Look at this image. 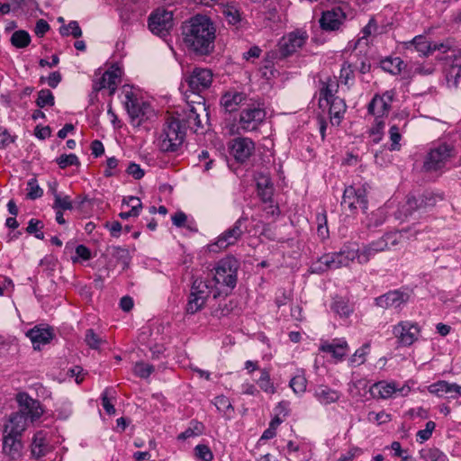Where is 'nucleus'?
Masks as SVG:
<instances>
[{
  "instance_id": "1",
  "label": "nucleus",
  "mask_w": 461,
  "mask_h": 461,
  "mask_svg": "<svg viewBox=\"0 0 461 461\" xmlns=\"http://www.w3.org/2000/svg\"><path fill=\"white\" fill-rule=\"evenodd\" d=\"M182 36L188 50L204 56L214 50L216 28L209 17L197 14L183 24Z\"/></svg>"
},
{
  "instance_id": "2",
  "label": "nucleus",
  "mask_w": 461,
  "mask_h": 461,
  "mask_svg": "<svg viewBox=\"0 0 461 461\" xmlns=\"http://www.w3.org/2000/svg\"><path fill=\"white\" fill-rule=\"evenodd\" d=\"M238 268L239 263L234 257H227L218 262L212 277L216 289L214 298L221 293V287L233 289L236 286Z\"/></svg>"
},
{
  "instance_id": "3",
  "label": "nucleus",
  "mask_w": 461,
  "mask_h": 461,
  "mask_svg": "<svg viewBox=\"0 0 461 461\" xmlns=\"http://www.w3.org/2000/svg\"><path fill=\"white\" fill-rule=\"evenodd\" d=\"M455 156V149L451 144L441 142L434 145L424 158L422 170L426 173L442 171L450 159Z\"/></svg>"
},
{
  "instance_id": "4",
  "label": "nucleus",
  "mask_w": 461,
  "mask_h": 461,
  "mask_svg": "<svg viewBox=\"0 0 461 461\" xmlns=\"http://www.w3.org/2000/svg\"><path fill=\"white\" fill-rule=\"evenodd\" d=\"M185 131L178 119L168 118L159 137V149L164 152L176 151L184 142Z\"/></svg>"
},
{
  "instance_id": "5",
  "label": "nucleus",
  "mask_w": 461,
  "mask_h": 461,
  "mask_svg": "<svg viewBox=\"0 0 461 461\" xmlns=\"http://www.w3.org/2000/svg\"><path fill=\"white\" fill-rule=\"evenodd\" d=\"M247 221V216H240L231 227L221 233L214 242L208 244V250L217 253L235 245L242 238L247 230L245 225Z\"/></svg>"
},
{
  "instance_id": "6",
  "label": "nucleus",
  "mask_w": 461,
  "mask_h": 461,
  "mask_svg": "<svg viewBox=\"0 0 461 461\" xmlns=\"http://www.w3.org/2000/svg\"><path fill=\"white\" fill-rule=\"evenodd\" d=\"M124 105L131 118V123L140 126L141 122L148 120L153 113L150 104L140 100L127 86L123 87Z\"/></svg>"
},
{
  "instance_id": "7",
  "label": "nucleus",
  "mask_w": 461,
  "mask_h": 461,
  "mask_svg": "<svg viewBox=\"0 0 461 461\" xmlns=\"http://www.w3.org/2000/svg\"><path fill=\"white\" fill-rule=\"evenodd\" d=\"M309 39L306 31L296 29L285 34L277 43V50L281 59L290 57L301 50Z\"/></svg>"
},
{
  "instance_id": "8",
  "label": "nucleus",
  "mask_w": 461,
  "mask_h": 461,
  "mask_svg": "<svg viewBox=\"0 0 461 461\" xmlns=\"http://www.w3.org/2000/svg\"><path fill=\"white\" fill-rule=\"evenodd\" d=\"M392 332L399 345L409 347L419 339L420 327L415 321H401L393 326Z\"/></svg>"
},
{
  "instance_id": "9",
  "label": "nucleus",
  "mask_w": 461,
  "mask_h": 461,
  "mask_svg": "<svg viewBox=\"0 0 461 461\" xmlns=\"http://www.w3.org/2000/svg\"><path fill=\"white\" fill-rule=\"evenodd\" d=\"M367 203L366 190L364 187L356 188L349 185L345 188L341 201V205L344 208L350 212L360 208L363 212H366Z\"/></svg>"
},
{
  "instance_id": "10",
  "label": "nucleus",
  "mask_w": 461,
  "mask_h": 461,
  "mask_svg": "<svg viewBox=\"0 0 461 461\" xmlns=\"http://www.w3.org/2000/svg\"><path fill=\"white\" fill-rule=\"evenodd\" d=\"M173 27V14L165 9H158L149 18V28L152 33L164 37Z\"/></svg>"
},
{
  "instance_id": "11",
  "label": "nucleus",
  "mask_w": 461,
  "mask_h": 461,
  "mask_svg": "<svg viewBox=\"0 0 461 461\" xmlns=\"http://www.w3.org/2000/svg\"><path fill=\"white\" fill-rule=\"evenodd\" d=\"M185 82L194 94H199L212 85V72L209 68H194L185 78Z\"/></svg>"
},
{
  "instance_id": "12",
  "label": "nucleus",
  "mask_w": 461,
  "mask_h": 461,
  "mask_svg": "<svg viewBox=\"0 0 461 461\" xmlns=\"http://www.w3.org/2000/svg\"><path fill=\"white\" fill-rule=\"evenodd\" d=\"M394 96L393 90L385 91L381 95H375L368 104V113L375 116V119L380 120L390 112Z\"/></svg>"
},
{
  "instance_id": "13",
  "label": "nucleus",
  "mask_w": 461,
  "mask_h": 461,
  "mask_svg": "<svg viewBox=\"0 0 461 461\" xmlns=\"http://www.w3.org/2000/svg\"><path fill=\"white\" fill-rule=\"evenodd\" d=\"M20 406L19 412L23 413L26 419L37 420L43 414V408L38 400L32 399L27 393H19L16 396Z\"/></svg>"
},
{
  "instance_id": "14",
  "label": "nucleus",
  "mask_w": 461,
  "mask_h": 461,
  "mask_svg": "<svg viewBox=\"0 0 461 461\" xmlns=\"http://www.w3.org/2000/svg\"><path fill=\"white\" fill-rule=\"evenodd\" d=\"M202 115H204L206 120H208V113L204 103L197 102L196 105H188L183 120L190 130L194 132H198L201 129H203L201 120Z\"/></svg>"
},
{
  "instance_id": "15",
  "label": "nucleus",
  "mask_w": 461,
  "mask_h": 461,
  "mask_svg": "<svg viewBox=\"0 0 461 461\" xmlns=\"http://www.w3.org/2000/svg\"><path fill=\"white\" fill-rule=\"evenodd\" d=\"M266 112L260 107H248L240 113V125L245 131H253L264 121Z\"/></svg>"
},
{
  "instance_id": "16",
  "label": "nucleus",
  "mask_w": 461,
  "mask_h": 461,
  "mask_svg": "<svg viewBox=\"0 0 461 461\" xmlns=\"http://www.w3.org/2000/svg\"><path fill=\"white\" fill-rule=\"evenodd\" d=\"M409 294L400 290H393L375 298V304L383 309H401L408 301Z\"/></svg>"
},
{
  "instance_id": "17",
  "label": "nucleus",
  "mask_w": 461,
  "mask_h": 461,
  "mask_svg": "<svg viewBox=\"0 0 461 461\" xmlns=\"http://www.w3.org/2000/svg\"><path fill=\"white\" fill-rule=\"evenodd\" d=\"M319 350L330 354L336 361H342L348 355L349 347L345 339H334L331 341L321 340Z\"/></svg>"
},
{
  "instance_id": "18",
  "label": "nucleus",
  "mask_w": 461,
  "mask_h": 461,
  "mask_svg": "<svg viewBox=\"0 0 461 461\" xmlns=\"http://www.w3.org/2000/svg\"><path fill=\"white\" fill-rule=\"evenodd\" d=\"M230 148L235 159L244 162L252 155L255 144L249 138L239 137L231 141Z\"/></svg>"
},
{
  "instance_id": "19",
  "label": "nucleus",
  "mask_w": 461,
  "mask_h": 461,
  "mask_svg": "<svg viewBox=\"0 0 461 461\" xmlns=\"http://www.w3.org/2000/svg\"><path fill=\"white\" fill-rule=\"evenodd\" d=\"M453 55L447 57L451 63L445 69L446 79L448 86L457 87L461 77V49L453 50Z\"/></svg>"
},
{
  "instance_id": "20",
  "label": "nucleus",
  "mask_w": 461,
  "mask_h": 461,
  "mask_svg": "<svg viewBox=\"0 0 461 461\" xmlns=\"http://www.w3.org/2000/svg\"><path fill=\"white\" fill-rule=\"evenodd\" d=\"M344 20V13L341 9L337 8L323 12L320 19V24L324 31H337L340 28Z\"/></svg>"
},
{
  "instance_id": "21",
  "label": "nucleus",
  "mask_w": 461,
  "mask_h": 461,
  "mask_svg": "<svg viewBox=\"0 0 461 461\" xmlns=\"http://www.w3.org/2000/svg\"><path fill=\"white\" fill-rule=\"evenodd\" d=\"M120 76L121 70L118 68L105 71L99 81L94 85V89L95 91H100L107 88L110 91V95H113L117 88Z\"/></svg>"
},
{
  "instance_id": "22",
  "label": "nucleus",
  "mask_w": 461,
  "mask_h": 461,
  "mask_svg": "<svg viewBox=\"0 0 461 461\" xmlns=\"http://www.w3.org/2000/svg\"><path fill=\"white\" fill-rule=\"evenodd\" d=\"M26 336L31 339L33 348L40 350L42 345L48 344L52 339L53 331L50 328L35 326L28 330Z\"/></svg>"
},
{
  "instance_id": "23",
  "label": "nucleus",
  "mask_w": 461,
  "mask_h": 461,
  "mask_svg": "<svg viewBox=\"0 0 461 461\" xmlns=\"http://www.w3.org/2000/svg\"><path fill=\"white\" fill-rule=\"evenodd\" d=\"M314 397L321 404L328 405L339 402L341 393L328 385L320 384L315 388Z\"/></svg>"
},
{
  "instance_id": "24",
  "label": "nucleus",
  "mask_w": 461,
  "mask_h": 461,
  "mask_svg": "<svg viewBox=\"0 0 461 461\" xmlns=\"http://www.w3.org/2000/svg\"><path fill=\"white\" fill-rule=\"evenodd\" d=\"M27 419L19 411L12 413L9 417L8 422L5 425L3 433H10L21 436L26 429Z\"/></svg>"
},
{
  "instance_id": "25",
  "label": "nucleus",
  "mask_w": 461,
  "mask_h": 461,
  "mask_svg": "<svg viewBox=\"0 0 461 461\" xmlns=\"http://www.w3.org/2000/svg\"><path fill=\"white\" fill-rule=\"evenodd\" d=\"M258 195L265 203H272L274 187L271 179L263 174H258L256 177Z\"/></svg>"
},
{
  "instance_id": "26",
  "label": "nucleus",
  "mask_w": 461,
  "mask_h": 461,
  "mask_svg": "<svg viewBox=\"0 0 461 461\" xmlns=\"http://www.w3.org/2000/svg\"><path fill=\"white\" fill-rule=\"evenodd\" d=\"M321 88L320 89L319 105L324 108V105L329 104L330 99L336 98V93L339 89V84L336 79L327 78L326 81H321Z\"/></svg>"
},
{
  "instance_id": "27",
  "label": "nucleus",
  "mask_w": 461,
  "mask_h": 461,
  "mask_svg": "<svg viewBox=\"0 0 461 461\" xmlns=\"http://www.w3.org/2000/svg\"><path fill=\"white\" fill-rule=\"evenodd\" d=\"M324 107H329V113L330 116L331 123L333 125H339L347 110V105L344 99L339 96L330 99V101H329V104L324 105Z\"/></svg>"
},
{
  "instance_id": "28",
  "label": "nucleus",
  "mask_w": 461,
  "mask_h": 461,
  "mask_svg": "<svg viewBox=\"0 0 461 461\" xmlns=\"http://www.w3.org/2000/svg\"><path fill=\"white\" fill-rule=\"evenodd\" d=\"M3 434V451L12 458H16L20 456L21 450L23 448V444L20 439L21 436L10 433Z\"/></svg>"
},
{
  "instance_id": "29",
  "label": "nucleus",
  "mask_w": 461,
  "mask_h": 461,
  "mask_svg": "<svg viewBox=\"0 0 461 461\" xmlns=\"http://www.w3.org/2000/svg\"><path fill=\"white\" fill-rule=\"evenodd\" d=\"M334 259L335 269L348 266L350 262L357 259L358 261L357 249L345 246L340 251L331 253Z\"/></svg>"
},
{
  "instance_id": "30",
  "label": "nucleus",
  "mask_w": 461,
  "mask_h": 461,
  "mask_svg": "<svg viewBox=\"0 0 461 461\" xmlns=\"http://www.w3.org/2000/svg\"><path fill=\"white\" fill-rule=\"evenodd\" d=\"M246 100V95L237 91H228L221 97V104L228 113L234 112Z\"/></svg>"
},
{
  "instance_id": "31",
  "label": "nucleus",
  "mask_w": 461,
  "mask_h": 461,
  "mask_svg": "<svg viewBox=\"0 0 461 461\" xmlns=\"http://www.w3.org/2000/svg\"><path fill=\"white\" fill-rule=\"evenodd\" d=\"M429 392L440 397L446 394L454 397L455 395H461V385L450 384L447 381H438L429 386Z\"/></svg>"
},
{
  "instance_id": "32",
  "label": "nucleus",
  "mask_w": 461,
  "mask_h": 461,
  "mask_svg": "<svg viewBox=\"0 0 461 461\" xmlns=\"http://www.w3.org/2000/svg\"><path fill=\"white\" fill-rule=\"evenodd\" d=\"M406 50H416L420 56L428 57L430 55V42L423 35L415 36L411 41L402 43Z\"/></svg>"
},
{
  "instance_id": "33",
  "label": "nucleus",
  "mask_w": 461,
  "mask_h": 461,
  "mask_svg": "<svg viewBox=\"0 0 461 461\" xmlns=\"http://www.w3.org/2000/svg\"><path fill=\"white\" fill-rule=\"evenodd\" d=\"M370 392L374 396L388 399L397 393V384L395 382L380 381L373 384Z\"/></svg>"
},
{
  "instance_id": "34",
  "label": "nucleus",
  "mask_w": 461,
  "mask_h": 461,
  "mask_svg": "<svg viewBox=\"0 0 461 461\" xmlns=\"http://www.w3.org/2000/svg\"><path fill=\"white\" fill-rule=\"evenodd\" d=\"M380 64L383 70L394 76L400 75L405 68L403 60L399 57H387L382 59Z\"/></svg>"
},
{
  "instance_id": "35",
  "label": "nucleus",
  "mask_w": 461,
  "mask_h": 461,
  "mask_svg": "<svg viewBox=\"0 0 461 461\" xmlns=\"http://www.w3.org/2000/svg\"><path fill=\"white\" fill-rule=\"evenodd\" d=\"M221 13L229 24L239 25L242 21L240 10L234 5H223L221 6Z\"/></svg>"
},
{
  "instance_id": "36",
  "label": "nucleus",
  "mask_w": 461,
  "mask_h": 461,
  "mask_svg": "<svg viewBox=\"0 0 461 461\" xmlns=\"http://www.w3.org/2000/svg\"><path fill=\"white\" fill-rule=\"evenodd\" d=\"M335 269L334 259L332 254H326L312 262L311 272L321 274L328 270Z\"/></svg>"
},
{
  "instance_id": "37",
  "label": "nucleus",
  "mask_w": 461,
  "mask_h": 461,
  "mask_svg": "<svg viewBox=\"0 0 461 461\" xmlns=\"http://www.w3.org/2000/svg\"><path fill=\"white\" fill-rule=\"evenodd\" d=\"M48 452V444L46 442L45 434L43 431L37 432L32 444V454L34 457L40 458L45 456Z\"/></svg>"
},
{
  "instance_id": "38",
  "label": "nucleus",
  "mask_w": 461,
  "mask_h": 461,
  "mask_svg": "<svg viewBox=\"0 0 461 461\" xmlns=\"http://www.w3.org/2000/svg\"><path fill=\"white\" fill-rule=\"evenodd\" d=\"M108 253L117 262L121 263L123 268L127 267L131 261V255L126 247L111 246L107 249Z\"/></svg>"
},
{
  "instance_id": "39",
  "label": "nucleus",
  "mask_w": 461,
  "mask_h": 461,
  "mask_svg": "<svg viewBox=\"0 0 461 461\" xmlns=\"http://www.w3.org/2000/svg\"><path fill=\"white\" fill-rule=\"evenodd\" d=\"M143 10H136L131 5H125L121 11V20L124 24H130L139 22L143 15Z\"/></svg>"
},
{
  "instance_id": "40",
  "label": "nucleus",
  "mask_w": 461,
  "mask_h": 461,
  "mask_svg": "<svg viewBox=\"0 0 461 461\" xmlns=\"http://www.w3.org/2000/svg\"><path fill=\"white\" fill-rule=\"evenodd\" d=\"M213 292V287L209 285L207 281H203L202 279H195L193 282L191 287V293L195 294V296L201 297L203 301L206 302L207 298Z\"/></svg>"
},
{
  "instance_id": "41",
  "label": "nucleus",
  "mask_w": 461,
  "mask_h": 461,
  "mask_svg": "<svg viewBox=\"0 0 461 461\" xmlns=\"http://www.w3.org/2000/svg\"><path fill=\"white\" fill-rule=\"evenodd\" d=\"M257 384L267 393H276V388L270 378V372L267 368L260 370V377L257 380Z\"/></svg>"
},
{
  "instance_id": "42",
  "label": "nucleus",
  "mask_w": 461,
  "mask_h": 461,
  "mask_svg": "<svg viewBox=\"0 0 461 461\" xmlns=\"http://www.w3.org/2000/svg\"><path fill=\"white\" fill-rule=\"evenodd\" d=\"M10 41L17 49H23L31 43V36L24 30H18L13 33Z\"/></svg>"
},
{
  "instance_id": "43",
  "label": "nucleus",
  "mask_w": 461,
  "mask_h": 461,
  "mask_svg": "<svg viewBox=\"0 0 461 461\" xmlns=\"http://www.w3.org/2000/svg\"><path fill=\"white\" fill-rule=\"evenodd\" d=\"M294 393L303 394L306 391L307 379L303 372L294 375L289 383Z\"/></svg>"
},
{
  "instance_id": "44",
  "label": "nucleus",
  "mask_w": 461,
  "mask_h": 461,
  "mask_svg": "<svg viewBox=\"0 0 461 461\" xmlns=\"http://www.w3.org/2000/svg\"><path fill=\"white\" fill-rule=\"evenodd\" d=\"M155 368L152 365L143 361H138L134 364L132 372L140 378H148L154 372Z\"/></svg>"
},
{
  "instance_id": "45",
  "label": "nucleus",
  "mask_w": 461,
  "mask_h": 461,
  "mask_svg": "<svg viewBox=\"0 0 461 461\" xmlns=\"http://www.w3.org/2000/svg\"><path fill=\"white\" fill-rule=\"evenodd\" d=\"M52 207L55 210L70 211L73 209V203L68 195H61L59 192H55Z\"/></svg>"
},
{
  "instance_id": "46",
  "label": "nucleus",
  "mask_w": 461,
  "mask_h": 461,
  "mask_svg": "<svg viewBox=\"0 0 461 461\" xmlns=\"http://www.w3.org/2000/svg\"><path fill=\"white\" fill-rule=\"evenodd\" d=\"M213 404L223 415H230L233 411L230 399L224 395L216 396L213 400Z\"/></svg>"
},
{
  "instance_id": "47",
  "label": "nucleus",
  "mask_w": 461,
  "mask_h": 461,
  "mask_svg": "<svg viewBox=\"0 0 461 461\" xmlns=\"http://www.w3.org/2000/svg\"><path fill=\"white\" fill-rule=\"evenodd\" d=\"M55 104L54 95L49 89H41L38 93V97L36 99V104L40 108H43L45 106H53Z\"/></svg>"
},
{
  "instance_id": "48",
  "label": "nucleus",
  "mask_w": 461,
  "mask_h": 461,
  "mask_svg": "<svg viewBox=\"0 0 461 461\" xmlns=\"http://www.w3.org/2000/svg\"><path fill=\"white\" fill-rule=\"evenodd\" d=\"M201 297L195 296L193 293H190L189 299L186 304V312L189 314H194L199 312L205 304Z\"/></svg>"
},
{
  "instance_id": "49",
  "label": "nucleus",
  "mask_w": 461,
  "mask_h": 461,
  "mask_svg": "<svg viewBox=\"0 0 461 461\" xmlns=\"http://www.w3.org/2000/svg\"><path fill=\"white\" fill-rule=\"evenodd\" d=\"M59 32L62 36L71 34L74 38H79L82 35L81 28L77 21H71L68 25L61 26Z\"/></svg>"
},
{
  "instance_id": "50",
  "label": "nucleus",
  "mask_w": 461,
  "mask_h": 461,
  "mask_svg": "<svg viewBox=\"0 0 461 461\" xmlns=\"http://www.w3.org/2000/svg\"><path fill=\"white\" fill-rule=\"evenodd\" d=\"M113 393L114 392L112 388H106L101 395L102 406L105 412L109 415L115 413V408L109 398L110 396H113Z\"/></svg>"
},
{
  "instance_id": "51",
  "label": "nucleus",
  "mask_w": 461,
  "mask_h": 461,
  "mask_svg": "<svg viewBox=\"0 0 461 461\" xmlns=\"http://www.w3.org/2000/svg\"><path fill=\"white\" fill-rule=\"evenodd\" d=\"M56 162L60 168H66L69 166H79L80 162L76 154H62L56 158Z\"/></svg>"
},
{
  "instance_id": "52",
  "label": "nucleus",
  "mask_w": 461,
  "mask_h": 461,
  "mask_svg": "<svg viewBox=\"0 0 461 461\" xmlns=\"http://www.w3.org/2000/svg\"><path fill=\"white\" fill-rule=\"evenodd\" d=\"M369 350V344H364L360 348L357 349L356 352L349 358V362L352 366H359L366 361V356Z\"/></svg>"
},
{
  "instance_id": "53",
  "label": "nucleus",
  "mask_w": 461,
  "mask_h": 461,
  "mask_svg": "<svg viewBox=\"0 0 461 461\" xmlns=\"http://www.w3.org/2000/svg\"><path fill=\"white\" fill-rule=\"evenodd\" d=\"M355 67L349 62H344L340 68V80L343 84L347 85L349 81L354 79Z\"/></svg>"
},
{
  "instance_id": "54",
  "label": "nucleus",
  "mask_w": 461,
  "mask_h": 461,
  "mask_svg": "<svg viewBox=\"0 0 461 461\" xmlns=\"http://www.w3.org/2000/svg\"><path fill=\"white\" fill-rule=\"evenodd\" d=\"M27 197L32 200L40 198L43 194L42 189L39 186L35 178H32L27 183Z\"/></svg>"
},
{
  "instance_id": "55",
  "label": "nucleus",
  "mask_w": 461,
  "mask_h": 461,
  "mask_svg": "<svg viewBox=\"0 0 461 461\" xmlns=\"http://www.w3.org/2000/svg\"><path fill=\"white\" fill-rule=\"evenodd\" d=\"M195 456L202 461H212L213 459L212 452L206 445H197L194 447Z\"/></svg>"
},
{
  "instance_id": "56",
  "label": "nucleus",
  "mask_w": 461,
  "mask_h": 461,
  "mask_svg": "<svg viewBox=\"0 0 461 461\" xmlns=\"http://www.w3.org/2000/svg\"><path fill=\"white\" fill-rule=\"evenodd\" d=\"M391 146L390 150H399L401 148L400 140L402 139V135L400 133L399 127L396 125L391 126L389 130Z\"/></svg>"
},
{
  "instance_id": "57",
  "label": "nucleus",
  "mask_w": 461,
  "mask_h": 461,
  "mask_svg": "<svg viewBox=\"0 0 461 461\" xmlns=\"http://www.w3.org/2000/svg\"><path fill=\"white\" fill-rule=\"evenodd\" d=\"M85 341L93 349L99 348L103 340L92 329L86 331Z\"/></svg>"
},
{
  "instance_id": "58",
  "label": "nucleus",
  "mask_w": 461,
  "mask_h": 461,
  "mask_svg": "<svg viewBox=\"0 0 461 461\" xmlns=\"http://www.w3.org/2000/svg\"><path fill=\"white\" fill-rule=\"evenodd\" d=\"M359 264H366L372 258L375 256L369 244L363 246L361 249H357Z\"/></svg>"
},
{
  "instance_id": "59",
  "label": "nucleus",
  "mask_w": 461,
  "mask_h": 461,
  "mask_svg": "<svg viewBox=\"0 0 461 461\" xmlns=\"http://www.w3.org/2000/svg\"><path fill=\"white\" fill-rule=\"evenodd\" d=\"M331 309L341 317H348L351 312L350 307L342 300L334 301Z\"/></svg>"
},
{
  "instance_id": "60",
  "label": "nucleus",
  "mask_w": 461,
  "mask_h": 461,
  "mask_svg": "<svg viewBox=\"0 0 461 461\" xmlns=\"http://www.w3.org/2000/svg\"><path fill=\"white\" fill-rule=\"evenodd\" d=\"M426 461H447V456L438 448H429L423 454Z\"/></svg>"
},
{
  "instance_id": "61",
  "label": "nucleus",
  "mask_w": 461,
  "mask_h": 461,
  "mask_svg": "<svg viewBox=\"0 0 461 461\" xmlns=\"http://www.w3.org/2000/svg\"><path fill=\"white\" fill-rule=\"evenodd\" d=\"M384 126V122L383 120L375 119V125L369 131L375 143H378L382 140Z\"/></svg>"
},
{
  "instance_id": "62",
  "label": "nucleus",
  "mask_w": 461,
  "mask_h": 461,
  "mask_svg": "<svg viewBox=\"0 0 461 461\" xmlns=\"http://www.w3.org/2000/svg\"><path fill=\"white\" fill-rule=\"evenodd\" d=\"M420 208L434 206L438 201V196L432 193L426 192L419 195Z\"/></svg>"
},
{
  "instance_id": "63",
  "label": "nucleus",
  "mask_w": 461,
  "mask_h": 461,
  "mask_svg": "<svg viewBox=\"0 0 461 461\" xmlns=\"http://www.w3.org/2000/svg\"><path fill=\"white\" fill-rule=\"evenodd\" d=\"M378 27L375 19H370L368 23L362 29V37L358 40L360 42L362 40H366L367 37L377 32Z\"/></svg>"
},
{
  "instance_id": "64",
  "label": "nucleus",
  "mask_w": 461,
  "mask_h": 461,
  "mask_svg": "<svg viewBox=\"0 0 461 461\" xmlns=\"http://www.w3.org/2000/svg\"><path fill=\"white\" fill-rule=\"evenodd\" d=\"M126 172L136 180L141 179L145 175L144 170L140 166L134 162H131L129 164Z\"/></svg>"
}]
</instances>
